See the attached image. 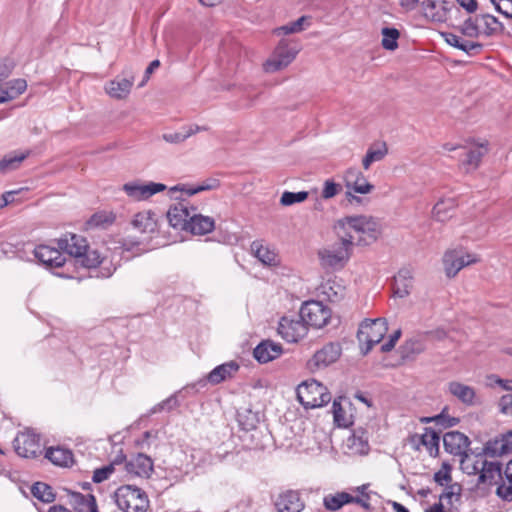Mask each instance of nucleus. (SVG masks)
<instances>
[{
	"instance_id": "obj_49",
	"label": "nucleus",
	"mask_w": 512,
	"mask_h": 512,
	"mask_svg": "<svg viewBox=\"0 0 512 512\" xmlns=\"http://www.w3.org/2000/svg\"><path fill=\"white\" fill-rule=\"evenodd\" d=\"M332 413L334 422L338 427H347L349 425V421L346 418V412L340 404V401L335 399L332 405Z\"/></svg>"
},
{
	"instance_id": "obj_60",
	"label": "nucleus",
	"mask_w": 512,
	"mask_h": 512,
	"mask_svg": "<svg viewBox=\"0 0 512 512\" xmlns=\"http://www.w3.org/2000/svg\"><path fill=\"white\" fill-rule=\"evenodd\" d=\"M162 138L167 143L179 144L184 142L188 137L185 128H183V131L181 132L164 133Z\"/></svg>"
},
{
	"instance_id": "obj_51",
	"label": "nucleus",
	"mask_w": 512,
	"mask_h": 512,
	"mask_svg": "<svg viewBox=\"0 0 512 512\" xmlns=\"http://www.w3.org/2000/svg\"><path fill=\"white\" fill-rule=\"evenodd\" d=\"M501 438L500 435L488 440L483 448V452L485 455H488L490 457H499L503 455V452L501 450Z\"/></svg>"
},
{
	"instance_id": "obj_22",
	"label": "nucleus",
	"mask_w": 512,
	"mask_h": 512,
	"mask_svg": "<svg viewBox=\"0 0 512 512\" xmlns=\"http://www.w3.org/2000/svg\"><path fill=\"white\" fill-rule=\"evenodd\" d=\"M345 186L359 194H369L374 190V185L369 183L364 174L357 168H348L344 173Z\"/></svg>"
},
{
	"instance_id": "obj_56",
	"label": "nucleus",
	"mask_w": 512,
	"mask_h": 512,
	"mask_svg": "<svg viewBox=\"0 0 512 512\" xmlns=\"http://www.w3.org/2000/svg\"><path fill=\"white\" fill-rule=\"evenodd\" d=\"M484 460L482 458H478L475 461H472L468 457V455L465 458H462L461 460V467L462 469L469 475L471 474H479L480 475V469L477 466H480Z\"/></svg>"
},
{
	"instance_id": "obj_47",
	"label": "nucleus",
	"mask_w": 512,
	"mask_h": 512,
	"mask_svg": "<svg viewBox=\"0 0 512 512\" xmlns=\"http://www.w3.org/2000/svg\"><path fill=\"white\" fill-rule=\"evenodd\" d=\"M309 21V18L306 16H302L298 18L296 21L290 22L284 26L279 27L276 31L278 34H293L298 33L304 30V24Z\"/></svg>"
},
{
	"instance_id": "obj_48",
	"label": "nucleus",
	"mask_w": 512,
	"mask_h": 512,
	"mask_svg": "<svg viewBox=\"0 0 512 512\" xmlns=\"http://www.w3.org/2000/svg\"><path fill=\"white\" fill-rule=\"evenodd\" d=\"M463 35L470 37V38H476L480 35V28L479 24L477 22V16L474 18L469 17L464 21L460 28Z\"/></svg>"
},
{
	"instance_id": "obj_16",
	"label": "nucleus",
	"mask_w": 512,
	"mask_h": 512,
	"mask_svg": "<svg viewBox=\"0 0 512 512\" xmlns=\"http://www.w3.org/2000/svg\"><path fill=\"white\" fill-rule=\"evenodd\" d=\"M123 190L130 198L136 201H142L166 190V185L155 182H129L123 185Z\"/></svg>"
},
{
	"instance_id": "obj_28",
	"label": "nucleus",
	"mask_w": 512,
	"mask_h": 512,
	"mask_svg": "<svg viewBox=\"0 0 512 512\" xmlns=\"http://www.w3.org/2000/svg\"><path fill=\"white\" fill-rule=\"evenodd\" d=\"M195 208L192 207V216L188 222L187 231L195 235H205L212 232L215 228L214 219L209 216H203L195 213Z\"/></svg>"
},
{
	"instance_id": "obj_52",
	"label": "nucleus",
	"mask_w": 512,
	"mask_h": 512,
	"mask_svg": "<svg viewBox=\"0 0 512 512\" xmlns=\"http://www.w3.org/2000/svg\"><path fill=\"white\" fill-rule=\"evenodd\" d=\"M368 486V484H363L357 488V491L361 494V496L355 497L352 495V503L360 505L365 510L371 509V505L369 503L371 492H368Z\"/></svg>"
},
{
	"instance_id": "obj_1",
	"label": "nucleus",
	"mask_w": 512,
	"mask_h": 512,
	"mask_svg": "<svg viewBox=\"0 0 512 512\" xmlns=\"http://www.w3.org/2000/svg\"><path fill=\"white\" fill-rule=\"evenodd\" d=\"M337 238L350 240V244L369 245L377 240L381 231L379 223L370 216H348L334 224Z\"/></svg>"
},
{
	"instance_id": "obj_25",
	"label": "nucleus",
	"mask_w": 512,
	"mask_h": 512,
	"mask_svg": "<svg viewBox=\"0 0 512 512\" xmlns=\"http://www.w3.org/2000/svg\"><path fill=\"white\" fill-rule=\"evenodd\" d=\"M239 369V365L230 361L215 367L204 380H200L199 384L205 385L209 382L213 385H217L228 378H231Z\"/></svg>"
},
{
	"instance_id": "obj_54",
	"label": "nucleus",
	"mask_w": 512,
	"mask_h": 512,
	"mask_svg": "<svg viewBox=\"0 0 512 512\" xmlns=\"http://www.w3.org/2000/svg\"><path fill=\"white\" fill-rule=\"evenodd\" d=\"M450 482H445L446 487L442 494L440 495V500L442 499H449L452 501L453 498L456 500H459L461 497V491L462 487L459 482H454L453 484H450Z\"/></svg>"
},
{
	"instance_id": "obj_15",
	"label": "nucleus",
	"mask_w": 512,
	"mask_h": 512,
	"mask_svg": "<svg viewBox=\"0 0 512 512\" xmlns=\"http://www.w3.org/2000/svg\"><path fill=\"white\" fill-rule=\"evenodd\" d=\"M439 442V433L430 427L424 428V432L422 434L411 435L408 439V444L411 448L414 450H421L423 447L431 456H435L438 453Z\"/></svg>"
},
{
	"instance_id": "obj_44",
	"label": "nucleus",
	"mask_w": 512,
	"mask_h": 512,
	"mask_svg": "<svg viewBox=\"0 0 512 512\" xmlns=\"http://www.w3.org/2000/svg\"><path fill=\"white\" fill-rule=\"evenodd\" d=\"M382 34V46L386 50L394 51L398 47V39L400 36L399 31L396 28L384 27L381 31Z\"/></svg>"
},
{
	"instance_id": "obj_50",
	"label": "nucleus",
	"mask_w": 512,
	"mask_h": 512,
	"mask_svg": "<svg viewBox=\"0 0 512 512\" xmlns=\"http://www.w3.org/2000/svg\"><path fill=\"white\" fill-rule=\"evenodd\" d=\"M219 186V181L217 179H209L203 182L200 185H197L195 187H182L181 191H184L188 196H192L194 194H197L202 191L206 190H213Z\"/></svg>"
},
{
	"instance_id": "obj_63",
	"label": "nucleus",
	"mask_w": 512,
	"mask_h": 512,
	"mask_svg": "<svg viewBox=\"0 0 512 512\" xmlns=\"http://www.w3.org/2000/svg\"><path fill=\"white\" fill-rule=\"evenodd\" d=\"M451 465L443 462L441 468L434 474L433 480H451Z\"/></svg>"
},
{
	"instance_id": "obj_30",
	"label": "nucleus",
	"mask_w": 512,
	"mask_h": 512,
	"mask_svg": "<svg viewBox=\"0 0 512 512\" xmlns=\"http://www.w3.org/2000/svg\"><path fill=\"white\" fill-rule=\"evenodd\" d=\"M251 251L253 255L264 265L274 266L279 262L275 251L264 246L263 242L260 240H255L251 243Z\"/></svg>"
},
{
	"instance_id": "obj_57",
	"label": "nucleus",
	"mask_w": 512,
	"mask_h": 512,
	"mask_svg": "<svg viewBox=\"0 0 512 512\" xmlns=\"http://www.w3.org/2000/svg\"><path fill=\"white\" fill-rule=\"evenodd\" d=\"M178 406H179V402H178V399H177L176 395H171L167 399H165L162 402H160L157 405H155L151 409V412L152 413H157V412H160L162 410L170 411V410H172V409H174V408H176Z\"/></svg>"
},
{
	"instance_id": "obj_55",
	"label": "nucleus",
	"mask_w": 512,
	"mask_h": 512,
	"mask_svg": "<svg viewBox=\"0 0 512 512\" xmlns=\"http://www.w3.org/2000/svg\"><path fill=\"white\" fill-rule=\"evenodd\" d=\"M10 94L13 95V99L21 95L27 88V82L25 79H14L6 84Z\"/></svg>"
},
{
	"instance_id": "obj_45",
	"label": "nucleus",
	"mask_w": 512,
	"mask_h": 512,
	"mask_svg": "<svg viewBox=\"0 0 512 512\" xmlns=\"http://www.w3.org/2000/svg\"><path fill=\"white\" fill-rule=\"evenodd\" d=\"M29 155V152L26 153H20V154H14V155H8L4 157L0 161V171L2 173H7L9 171L15 170L18 168L20 163L26 159V157Z\"/></svg>"
},
{
	"instance_id": "obj_27",
	"label": "nucleus",
	"mask_w": 512,
	"mask_h": 512,
	"mask_svg": "<svg viewBox=\"0 0 512 512\" xmlns=\"http://www.w3.org/2000/svg\"><path fill=\"white\" fill-rule=\"evenodd\" d=\"M282 354V346L272 341H262L253 351L255 359L260 363H267Z\"/></svg>"
},
{
	"instance_id": "obj_29",
	"label": "nucleus",
	"mask_w": 512,
	"mask_h": 512,
	"mask_svg": "<svg viewBox=\"0 0 512 512\" xmlns=\"http://www.w3.org/2000/svg\"><path fill=\"white\" fill-rule=\"evenodd\" d=\"M413 287V273L409 268H402L394 277V294L399 298L407 297Z\"/></svg>"
},
{
	"instance_id": "obj_31",
	"label": "nucleus",
	"mask_w": 512,
	"mask_h": 512,
	"mask_svg": "<svg viewBox=\"0 0 512 512\" xmlns=\"http://www.w3.org/2000/svg\"><path fill=\"white\" fill-rule=\"evenodd\" d=\"M45 457L54 465L60 467H69L73 464V453L69 449L62 447H51L47 449Z\"/></svg>"
},
{
	"instance_id": "obj_11",
	"label": "nucleus",
	"mask_w": 512,
	"mask_h": 512,
	"mask_svg": "<svg viewBox=\"0 0 512 512\" xmlns=\"http://www.w3.org/2000/svg\"><path fill=\"white\" fill-rule=\"evenodd\" d=\"M342 348L337 342H329L321 349L316 351L308 361V367L311 371L325 368L336 362L341 356Z\"/></svg>"
},
{
	"instance_id": "obj_64",
	"label": "nucleus",
	"mask_w": 512,
	"mask_h": 512,
	"mask_svg": "<svg viewBox=\"0 0 512 512\" xmlns=\"http://www.w3.org/2000/svg\"><path fill=\"white\" fill-rule=\"evenodd\" d=\"M501 438V450L503 455L509 454L512 452V431H507L505 433L500 434Z\"/></svg>"
},
{
	"instance_id": "obj_26",
	"label": "nucleus",
	"mask_w": 512,
	"mask_h": 512,
	"mask_svg": "<svg viewBox=\"0 0 512 512\" xmlns=\"http://www.w3.org/2000/svg\"><path fill=\"white\" fill-rule=\"evenodd\" d=\"M132 227L141 234L151 235L157 231L158 223L155 213L142 211L134 215L131 221Z\"/></svg>"
},
{
	"instance_id": "obj_62",
	"label": "nucleus",
	"mask_w": 512,
	"mask_h": 512,
	"mask_svg": "<svg viewBox=\"0 0 512 512\" xmlns=\"http://www.w3.org/2000/svg\"><path fill=\"white\" fill-rule=\"evenodd\" d=\"M487 380L489 381L488 385L493 386L494 384L499 385L502 389L511 391L512 390V380L501 379L499 376L495 374H490L487 376Z\"/></svg>"
},
{
	"instance_id": "obj_7",
	"label": "nucleus",
	"mask_w": 512,
	"mask_h": 512,
	"mask_svg": "<svg viewBox=\"0 0 512 512\" xmlns=\"http://www.w3.org/2000/svg\"><path fill=\"white\" fill-rule=\"evenodd\" d=\"M299 402L305 408H318L331 400V394L320 382L311 379L301 383L297 388Z\"/></svg>"
},
{
	"instance_id": "obj_43",
	"label": "nucleus",
	"mask_w": 512,
	"mask_h": 512,
	"mask_svg": "<svg viewBox=\"0 0 512 512\" xmlns=\"http://www.w3.org/2000/svg\"><path fill=\"white\" fill-rule=\"evenodd\" d=\"M496 494L505 501H512V482H476L475 489L480 488L481 485L484 488L492 485H497ZM472 490L474 487L471 488Z\"/></svg>"
},
{
	"instance_id": "obj_61",
	"label": "nucleus",
	"mask_w": 512,
	"mask_h": 512,
	"mask_svg": "<svg viewBox=\"0 0 512 512\" xmlns=\"http://www.w3.org/2000/svg\"><path fill=\"white\" fill-rule=\"evenodd\" d=\"M340 190V185L334 183L333 181L327 180L324 183V188L322 191V197L324 199H330L338 194Z\"/></svg>"
},
{
	"instance_id": "obj_19",
	"label": "nucleus",
	"mask_w": 512,
	"mask_h": 512,
	"mask_svg": "<svg viewBox=\"0 0 512 512\" xmlns=\"http://www.w3.org/2000/svg\"><path fill=\"white\" fill-rule=\"evenodd\" d=\"M127 474L132 477L150 478L153 472V461L145 454L139 453L122 465Z\"/></svg>"
},
{
	"instance_id": "obj_32",
	"label": "nucleus",
	"mask_w": 512,
	"mask_h": 512,
	"mask_svg": "<svg viewBox=\"0 0 512 512\" xmlns=\"http://www.w3.org/2000/svg\"><path fill=\"white\" fill-rule=\"evenodd\" d=\"M388 154V147L385 142H377L371 145L364 158L362 159V166L368 170L375 162H379Z\"/></svg>"
},
{
	"instance_id": "obj_21",
	"label": "nucleus",
	"mask_w": 512,
	"mask_h": 512,
	"mask_svg": "<svg viewBox=\"0 0 512 512\" xmlns=\"http://www.w3.org/2000/svg\"><path fill=\"white\" fill-rule=\"evenodd\" d=\"M443 445L446 452L455 456L466 457L470 440L459 431H449L443 435Z\"/></svg>"
},
{
	"instance_id": "obj_12",
	"label": "nucleus",
	"mask_w": 512,
	"mask_h": 512,
	"mask_svg": "<svg viewBox=\"0 0 512 512\" xmlns=\"http://www.w3.org/2000/svg\"><path fill=\"white\" fill-rule=\"evenodd\" d=\"M13 445L15 452L23 458H34L41 453L40 439L30 431L19 433Z\"/></svg>"
},
{
	"instance_id": "obj_17",
	"label": "nucleus",
	"mask_w": 512,
	"mask_h": 512,
	"mask_svg": "<svg viewBox=\"0 0 512 512\" xmlns=\"http://www.w3.org/2000/svg\"><path fill=\"white\" fill-rule=\"evenodd\" d=\"M447 390L454 398L467 407H474L481 404V399L472 386L459 381H450L447 384Z\"/></svg>"
},
{
	"instance_id": "obj_33",
	"label": "nucleus",
	"mask_w": 512,
	"mask_h": 512,
	"mask_svg": "<svg viewBox=\"0 0 512 512\" xmlns=\"http://www.w3.org/2000/svg\"><path fill=\"white\" fill-rule=\"evenodd\" d=\"M477 22L480 28V35L492 36L502 30V24L490 14L477 15Z\"/></svg>"
},
{
	"instance_id": "obj_53",
	"label": "nucleus",
	"mask_w": 512,
	"mask_h": 512,
	"mask_svg": "<svg viewBox=\"0 0 512 512\" xmlns=\"http://www.w3.org/2000/svg\"><path fill=\"white\" fill-rule=\"evenodd\" d=\"M323 293L327 296L330 301H338L343 296V288L340 285H336L334 282L327 281L323 286Z\"/></svg>"
},
{
	"instance_id": "obj_34",
	"label": "nucleus",
	"mask_w": 512,
	"mask_h": 512,
	"mask_svg": "<svg viewBox=\"0 0 512 512\" xmlns=\"http://www.w3.org/2000/svg\"><path fill=\"white\" fill-rule=\"evenodd\" d=\"M349 503H352V495L345 491L328 494L323 499V505L328 511H338Z\"/></svg>"
},
{
	"instance_id": "obj_58",
	"label": "nucleus",
	"mask_w": 512,
	"mask_h": 512,
	"mask_svg": "<svg viewBox=\"0 0 512 512\" xmlns=\"http://www.w3.org/2000/svg\"><path fill=\"white\" fill-rule=\"evenodd\" d=\"M495 9L507 18H512V0H491Z\"/></svg>"
},
{
	"instance_id": "obj_8",
	"label": "nucleus",
	"mask_w": 512,
	"mask_h": 512,
	"mask_svg": "<svg viewBox=\"0 0 512 512\" xmlns=\"http://www.w3.org/2000/svg\"><path fill=\"white\" fill-rule=\"evenodd\" d=\"M299 317L306 326L319 329L324 327L331 318V311L319 301H307L300 309Z\"/></svg>"
},
{
	"instance_id": "obj_35",
	"label": "nucleus",
	"mask_w": 512,
	"mask_h": 512,
	"mask_svg": "<svg viewBox=\"0 0 512 512\" xmlns=\"http://www.w3.org/2000/svg\"><path fill=\"white\" fill-rule=\"evenodd\" d=\"M126 460V455L120 451L119 454L115 456V458L107 465L98 468L94 471L92 480H106L108 479L116 470L117 467H121Z\"/></svg>"
},
{
	"instance_id": "obj_4",
	"label": "nucleus",
	"mask_w": 512,
	"mask_h": 512,
	"mask_svg": "<svg viewBox=\"0 0 512 512\" xmlns=\"http://www.w3.org/2000/svg\"><path fill=\"white\" fill-rule=\"evenodd\" d=\"M115 502L124 512H146L149 507L147 494L135 485H123L115 493Z\"/></svg>"
},
{
	"instance_id": "obj_40",
	"label": "nucleus",
	"mask_w": 512,
	"mask_h": 512,
	"mask_svg": "<svg viewBox=\"0 0 512 512\" xmlns=\"http://www.w3.org/2000/svg\"><path fill=\"white\" fill-rule=\"evenodd\" d=\"M115 221V215L112 212L100 211L93 214L87 221L88 228H107Z\"/></svg>"
},
{
	"instance_id": "obj_42",
	"label": "nucleus",
	"mask_w": 512,
	"mask_h": 512,
	"mask_svg": "<svg viewBox=\"0 0 512 512\" xmlns=\"http://www.w3.org/2000/svg\"><path fill=\"white\" fill-rule=\"evenodd\" d=\"M237 420L240 427L245 431H251L256 428L259 423V417L257 413L250 409H242L237 413Z\"/></svg>"
},
{
	"instance_id": "obj_41",
	"label": "nucleus",
	"mask_w": 512,
	"mask_h": 512,
	"mask_svg": "<svg viewBox=\"0 0 512 512\" xmlns=\"http://www.w3.org/2000/svg\"><path fill=\"white\" fill-rule=\"evenodd\" d=\"M454 199L440 200L438 201L432 210V214L435 220L439 222H445L451 217L450 211L454 209Z\"/></svg>"
},
{
	"instance_id": "obj_46",
	"label": "nucleus",
	"mask_w": 512,
	"mask_h": 512,
	"mask_svg": "<svg viewBox=\"0 0 512 512\" xmlns=\"http://www.w3.org/2000/svg\"><path fill=\"white\" fill-rule=\"evenodd\" d=\"M308 198V192L306 191H299V192H290L285 191L283 192L281 198H280V204L282 206H291L295 203H301L305 201Z\"/></svg>"
},
{
	"instance_id": "obj_38",
	"label": "nucleus",
	"mask_w": 512,
	"mask_h": 512,
	"mask_svg": "<svg viewBox=\"0 0 512 512\" xmlns=\"http://www.w3.org/2000/svg\"><path fill=\"white\" fill-rule=\"evenodd\" d=\"M71 499L80 512H98L96 499L92 494L83 495L79 492H73Z\"/></svg>"
},
{
	"instance_id": "obj_9",
	"label": "nucleus",
	"mask_w": 512,
	"mask_h": 512,
	"mask_svg": "<svg viewBox=\"0 0 512 512\" xmlns=\"http://www.w3.org/2000/svg\"><path fill=\"white\" fill-rule=\"evenodd\" d=\"M298 52L299 49L296 46L292 47L286 41L281 40L271 57L265 62L264 70L274 73L284 69L295 59Z\"/></svg>"
},
{
	"instance_id": "obj_36",
	"label": "nucleus",
	"mask_w": 512,
	"mask_h": 512,
	"mask_svg": "<svg viewBox=\"0 0 512 512\" xmlns=\"http://www.w3.org/2000/svg\"><path fill=\"white\" fill-rule=\"evenodd\" d=\"M481 465L478 466L480 469V475L478 480H503L502 479V466L497 461L484 460Z\"/></svg>"
},
{
	"instance_id": "obj_23",
	"label": "nucleus",
	"mask_w": 512,
	"mask_h": 512,
	"mask_svg": "<svg viewBox=\"0 0 512 512\" xmlns=\"http://www.w3.org/2000/svg\"><path fill=\"white\" fill-rule=\"evenodd\" d=\"M191 216L192 212L189 209L188 203L183 201L171 206L167 212L169 224L174 228L182 230L187 229Z\"/></svg>"
},
{
	"instance_id": "obj_18",
	"label": "nucleus",
	"mask_w": 512,
	"mask_h": 512,
	"mask_svg": "<svg viewBox=\"0 0 512 512\" xmlns=\"http://www.w3.org/2000/svg\"><path fill=\"white\" fill-rule=\"evenodd\" d=\"M421 6L424 16L433 22H446L449 18V13L454 7L453 3L445 0H423Z\"/></svg>"
},
{
	"instance_id": "obj_37",
	"label": "nucleus",
	"mask_w": 512,
	"mask_h": 512,
	"mask_svg": "<svg viewBox=\"0 0 512 512\" xmlns=\"http://www.w3.org/2000/svg\"><path fill=\"white\" fill-rule=\"evenodd\" d=\"M30 491L36 499L44 503H51L56 497L54 489L47 482H33Z\"/></svg>"
},
{
	"instance_id": "obj_2",
	"label": "nucleus",
	"mask_w": 512,
	"mask_h": 512,
	"mask_svg": "<svg viewBox=\"0 0 512 512\" xmlns=\"http://www.w3.org/2000/svg\"><path fill=\"white\" fill-rule=\"evenodd\" d=\"M56 244L63 251L75 259L76 264L85 268H95L101 263V256L96 250H91L87 240L76 234H67L56 240Z\"/></svg>"
},
{
	"instance_id": "obj_6",
	"label": "nucleus",
	"mask_w": 512,
	"mask_h": 512,
	"mask_svg": "<svg viewBox=\"0 0 512 512\" xmlns=\"http://www.w3.org/2000/svg\"><path fill=\"white\" fill-rule=\"evenodd\" d=\"M478 254L469 252L462 246L449 248L445 251L442 262L448 278H454L463 268L480 262Z\"/></svg>"
},
{
	"instance_id": "obj_59",
	"label": "nucleus",
	"mask_w": 512,
	"mask_h": 512,
	"mask_svg": "<svg viewBox=\"0 0 512 512\" xmlns=\"http://www.w3.org/2000/svg\"><path fill=\"white\" fill-rule=\"evenodd\" d=\"M500 413L512 416V394L503 395L498 402Z\"/></svg>"
},
{
	"instance_id": "obj_24",
	"label": "nucleus",
	"mask_w": 512,
	"mask_h": 512,
	"mask_svg": "<svg viewBox=\"0 0 512 512\" xmlns=\"http://www.w3.org/2000/svg\"><path fill=\"white\" fill-rule=\"evenodd\" d=\"M275 507L278 512H301L305 505L297 491L288 490L278 496Z\"/></svg>"
},
{
	"instance_id": "obj_20",
	"label": "nucleus",
	"mask_w": 512,
	"mask_h": 512,
	"mask_svg": "<svg viewBox=\"0 0 512 512\" xmlns=\"http://www.w3.org/2000/svg\"><path fill=\"white\" fill-rule=\"evenodd\" d=\"M346 453L349 455H366L370 450L369 432L358 427L353 430L352 434L345 442Z\"/></svg>"
},
{
	"instance_id": "obj_39",
	"label": "nucleus",
	"mask_w": 512,
	"mask_h": 512,
	"mask_svg": "<svg viewBox=\"0 0 512 512\" xmlns=\"http://www.w3.org/2000/svg\"><path fill=\"white\" fill-rule=\"evenodd\" d=\"M487 153V142L480 144L477 148L471 149L467 153V158L463 161V165L467 171L475 170L480 165L482 157Z\"/></svg>"
},
{
	"instance_id": "obj_14",
	"label": "nucleus",
	"mask_w": 512,
	"mask_h": 512,
	"mask_svg": "<svg viewBox=\"0 0 512 512\" xmlns=\"http://www.w3.org/2000/svg\"><path fill=\"white\" fill-rule=\"evenodd\" d=\"M307 332L308 328L300 317L294 319L284 316L279 321L278 333L287 342H298Z\"/></svg>"
},
{
	"instance_id": "obj_13",
	"label": "nucleus",
	"mask_w": 512,
	"mask_h": 512,
	"mask_svg": "<svg viewBox=\"0 0 512 512\" xmlns=\"http://www.w3.org/2000/svg\"><path fill=\"white\" fill-rule=\"evenodd\" d=\"M34 256L49 268L62 267L66 262V256L58 245L39 244L34 249Z\"/></svg>"
},
{
	"instance_id": "obj_5",
	"label": "nucleus",
	"mask_w": 512,
	"mask_h": 512,
	"mask_svg": "<svg viewBox=\"0 0 512 512\" xmlns=\"http://www.w3.org/2000/svg\"><path fill=\"white\" fill-rule=\"evenodd\" d=\"M387 329V322L384 318L366 319L360 324L357 339L363 355L368 354L373 346L383 339Z\"/></svg>"
},
{
	"instance_id": "obj_3",
	"label": "nucleus",
	"mask_w": 512,
	"mask_h": 512,
	"mask_svg": "<svg viewBox=\"0 0 512 512\" xmlns=\"http://www.w3.org/2000/svg\"><path fill=\"white\" fill-rule=\"evenodd\" d=\"M338 243L324 247L317 253L320 265L324 269L340 270L349 261L353 246L350 240L337 238Z\"/></svg>"
},
{
	"instance_id": "obj_10",
	"label": "nucleus",
	"mask_w": 512,
	"mask_h": 512,
	"mask_svg": "<svg viewBox=\"0 0 512 512\" xmlns=\"http://www.w3.org/2000/svg\"><path fill=\"white\" fill-rule=\"evenodd\" d=\"M135 75L130 68L124 69L120 75L108 81L105 86V92L115 100L126 99L134 85Z\"/></svg>"
}]
</instances>
